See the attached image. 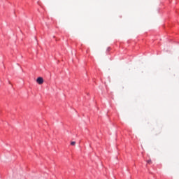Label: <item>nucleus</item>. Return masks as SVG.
Segmentation results:
<instances>
[{"label":"nucleus","instance_id":"4","mask_svg":"<svg viewBox=\"0 0 179 179\" xmlns=\"http://www.w3.org/2000/svg\"><path fill=\"white\" fill-rule=\"evenodd\" d=\"M9 84L11 85V83L9 81Z\"/></svg>","mask_w":179,"mask_h":179},{"label":"nucleus","instance_id":"3","mask_svg":"<svg viewBox=\"0 0 179 179\" xmlns=\"http://www.w3.org/2000/svg\"><path fill=\"white\" fill-rule=\"evenodd\" d=\"M76 144V141H72V142L71 143V145H73V146H75Z\"/></svg>","mask_w":179,"mask_h":179},{"label":"nucleus","instance_id":"1","mask_svg":"<svg viewBox=\"0 0 179 179\" xmlns=\"http://www.w3.org/2000/svg\"><path fill=\"white\" fill-rule=\"evenodd\" d=\"M36 81L37 83L39 85H43V83H44L43 78L42 77H38Z\"/></svg>","mask_w":179,"mask_h":179},{"label":"nucleus","instance_id":"2","mask_svg":"<svg viewBox=\"0 0 179 179\" xmlns=\"http://www.w3.org/2000/svg\"><path fill=\"white\" fill-rule=\"evenodd\" d=\"M147 164H152V160L150 159L147 160Z\"/></svg>","mask_w":179,"mask_h":179}]
</instances>
